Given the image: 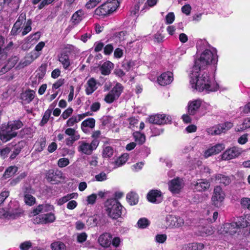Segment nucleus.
<instances>
[{
	"instance_id": "nucleus-10",
	"label": "nucleus",
	"mask_w": 250,
	"mask_h": 250,
	"mask_svg": "<svg viewBox=\"0 0 250 250\" xmlns=\"http://www.w3.org/2000/svg\"><path fill=\"white\" fill-rule=\"evenodd\" d=\"M232 127V124L230 122H226L224 124L218 125L210 127L207 129L209 134L212 135H220L221 133L225 132Z\"/></svg>"
},
{
	"instance_id": "nucleus-35",
	"label": "nucleus",
	"mask_w": 250,
	"mask_h": 250,
	"mask_svg": "<svg viewBox=\"0 0 250 250\" xmlns=\"http://www.w3.org/2000/svg\"><path fill=\"white\" fill-rule=\"evenodd\" d=\"M14 59L15 60H9L7 64L1 68V70L0 71V74L5 73L15 66V64L16 63L17 60L16 58Z\"/></svg>"
},
{
	"instance_id": "nucleus-37",
	"label": "nucleus",
	"mask_w": 250,
	"mask_h": 250,
	"mask_svg": "<svg viewBox=\"0 0 250 250\" xmlns=\"http://www.w3.org/2000/svg\"><path fill=\"white\" fill-rule=\"evenodd\" d=\"M80 138V134L75 135L74 136H69L68 137L65 138V143L66 146H72L74 143L78 140Z\"/></svg>"
},
{
	"instance_id": "nucleus-56",
	"label": "nucleus",
	"mask_w": 250,
	"mask_h": 250,
	"mask_svg": "<svg viewBox=\"0 0 250 250\" xmlns=\"http://www.w3.org/2000/svg\"><path fill=\"white\" fill-rule=\"evenodd\" d=\"M241 204L245 208L250 210V199L249 198H243L241 200Z\"/></svg>"
},
{
	"instance_id": "nucleus-23",
	"label": "nucleus",
	"mask_w": 250,
	"mask_h": 250,
	"mask_svg": "<svg viewBox=\"0 0 250 250\" xmlns=\"http://www.w3.org/2000/svg\"><path fill=\"white\" fill-rule=\"evenodd\" d=\"M97 84V81L94 78H90L85 85L86 94L87 95L92 94L98 88Z\"/></svg>"
},
{
	"instance_id": "nucleus-46",
	"label": "nucleus",
	"mask_w": 250,
	"mask_h": 250,
	"mask_svg": "<svg viewBox=\"0 0 250 250\" xmlns=\"http://www.w3.org/2000/svg\"><path fill=\"white\" fill-rule=\"evenodd\" d=\"M203 248V245L200 243H192L189 244L186 248L185 250H201Z\"/></svg>"
},
{
	"instance_id": "nucleus-48",
	"label": "nucleus",
	"mask_w": 250,
	"mask_h": 250,
	"mask_svg": "<svg viewBox=\"0 0 250 250\" xmlns=\"http://www.w3.org/2000/svg\"><path fill=\"white\" fill-rule=\"evenodd\" d=\"M3 43V38L0 36V59H5L7 56L4 50L2 49Z\"/></svg>"
},
{
	"instance_id": "nucleus-42",
	"label": "nucleus",
	"mask_w": 250,
	"mask_h": 250,
	"mask_svg": "<svg viewBox=\"0 0 250 250\" xmlns=\"http://www.w3.org/2000/svg\"><path fill=\"white\" fill-rule=\"evenodd\" d=\"M31 247L32 244L30 241H25L20 245V248L21 250H41L37 247L32 249Z\"/></svg>"
},
{
	"instance_id": "nucleus-33",
	"label": "nucleus",
	"mask_w": 250,
	"mask_h": 250,
	"mask_svg": "<svg viewBox=\"0 0 250 250\" xmlns=\"http://www.w3.org/2000/svg\"><path fill=\"white\" fill-rule=\"evenodd\" d=\"M46 145V139L45 138H41L38 139L34 145L35 150L37 152H41L43 150Z\"/></svg>"
},
{
	"instance_id": "nucleus-15",
	"label": "nucleus",
	"mask_w": 250,
	"mask_h": 250,
	"mask_svg": "<svg viewBox=\"0 0 250 250\" xmlns=\"http://www.w3.org/2000/svg\"><path fill=\"white\" fill-rule=\"evenodd\" d=\"M183 180L179 178H174L168 183V188L174 194L178 193L184 187Z\"/></svg>"
},
{
	"instance_id": "nucleus-1",
	"label": "nucleus",
	"mask_w": 250,
	"mask_h": 250,
	"mask_svg": "<svg viewBox=\"0 0 250 250\" xmlns=\"http://www.w3.org/2000/svg\"><path fill=\"white\" fill-rule=\"evenodd\" d=\"M196 47L198 52L203 51L200 58L195 61L194 65L192 68L189 75L191 86L200 92L208 93L216 91L218 89V84L215 82L213 77H210L204 70L210 63H217V51L205 40L198 41Z\"/></svg>"
},
{
	"instance_id": "nucleus-59",
	"label": "nucleus",
	"mask_w": 250,
	"mask_h": 250,
	"mask_svg": "<svg viewBox=\"0 0 250 250\" xmlns=\"http://www.w3.org/2000/svg\"><path fill=\"white\" fill-rule=\"evenodd\" d=\"M64 83V79H60L52 85V89H57L62 86Z\"/></svg>"
},
{
	"instance_id": "nucleus-60",
	"label": "nucleus",
	"mask_w": 250,
	"mask_h": 250,
	"mask_svg": "<svg viewBox=\"0 0 250 250\" xmlns=\"http://www.w3.org/2000/svg\"><path fill=\"white\" fill-rule=\"evenodd\" d=\"M87 237V235L85 232H82L77 235V241L79 243L84 242Z\"/></svg>"
},
{
	"instance_id": "nucleus-30",
	"label": "nucleus",
	"mask_w": 250,
	"mask_h": 250,
	"mask_svg": "<svg viewBox=\"0 0 250 250\" xmlns=\"http://www.w3.org/2000/svg\"><path fill=\"white\" fill-rule=\"evenodd\" d=\"M214 179L217 183H220L224 186L228 185L230 183V179L229 177L222 174H216L214 176Z\"/></svg>"
},
{
	"instance_id": "nucleus-64",
	"label": "nucleus",
	"mask_w": 250,
	"mask_h": 250,
	"mask_svg": "<svg viewBox=\"0 0 250 250\" xmlns=\"http://www.w3.org/2000/svg\"><path fill=\"white\" fill-rule=\"evenodd\" d=\"M10 149L9 147H6L1 149L0 150V155L2 158L4 159L7 156L8 154L10 152Z\"/></svg>"
},
{
	"instance_id": "nucleus-32",
	"label": "nucleus",
	"mask_w": 250,
	"mask_h": 250,
	"mask_svg": "<svg viewBox=\"0 0 250 250\" xmlns=\"http://www.w3.org/2000/svg\"><path fill=\"white\" fill-rule=\"evenodd\" d=\"M126 200L130 205H135L138 203L139 197L137 194L131 191L126 195Z\"/></svg>"
},
{
	"instance_id": "nucleus-54",
	"label": "nucleus",
	"mask_w": 250,
	"mask_h": 250,
	"mask_svg": "<svg viewBox=\"0 0 250 250\" xmlns=\"http://www.w3.org/2000/svg\"><path fill=\"white\" fill-rule=\"evenodd\" d=\"M73 111V110L71 107H68L62 112L61 117L63 119L65 120L72 114Z\"/></svg>"
},
{
	"instance_id": "nucleus-18",
	"label": "nucleus",
	"mask_w": 250,
	"mask_h": 250,
	"mask_svg": "<svg viewBox=\"0 0 250 250\" xmlns=\"http://www.w3.org/2000/svg\"><path fill=\"white\" fill-rule=\"evenodd\" d=\"M173 74L171 72H167L162 74L157 79L159 84L166 85L170 84L173 81Z\"/></svg>"
},
{
	"instance_id": "nucleus-36",
	"label": "nucleus",
	"mask_w": 250,
	"mask_h": 250,
	"mask_svg": "<svg viewBox=\"0 0 250 250\" xmlns=\"http://www.w3.org/2000/svg\"><path fill=\"white\" fill-rule=\"evenodd\" d=\"M18 170V167L16 166H11L8 167L3 174V177L7 179L13 176Z\"/></svg>"
},
{
	"instance_id": "nucleus-61",
	"label": "nucleus",
	"mask_w": 250,
	"mask_h": 250,
	"mask_svg": "<svg viewBox=\"0 0 250 250\" xmlns=\"http://www.w3.org/2000/svg\"><path fill=\"white\" fill-rule=\"evenodd\" d=\"M9 195V192L7 190L2 191L0 193V205L4 201Z\"/></svg>"
},
{
	"instance_id": "nucleus-27",
	"label": "nucleus",
	"mask_w": 250,
	"mask_h": 250,
	"mask_svg": "<svg viewBox=\"0 0 250 250\" xmlns=\"http://www.w3.org/2000/svg\"><path fill=\"white\" fill-rule=\"evenodd\" d=\"M84 12L83 10L76 11L72 16L71 21L74 25H78L83 19Z\"/></svg>"
},
{
	"instance_id": "nucleus-25",
	"label": "nucleus",
	"mask_w": 250,
	"mask_h": 250,
	"mask_svg": "<svg viewBox=\"0 0 250 250\" xmlns=\"http://www.w3.org/2000/svg\"><path fill=\"white\" fill-rule=\"evenodd\" d=\"M202 101L197 99L189 102L188 105V112L190 115H194L201 105Z\"/></svg>"
},
{
	"instance_id": "nucleus-7",
	"label": "nucleus",
	"mask_w": 250,
	"mask_h": 250,
	"mask_svg": "<svg viewBox=\"0 0 250 250\" xmlns=\"http://www.w3.org/2000/svg\"><path fill=\"white\" fill-rule=\"evenodd\" d=\"M123 90V87L120 83H117L111 90L105 95L104 101L108 104H111L117 100Z\"/></svg>"
},
{
	"instance_id": "nucleus-47",
	"label": "nucleus",
	"mask_w": 250,
	"mask_h": 250,
	"mask_svg": "<svg viewBox=\"0 0 250 250\" xmlns=\"http://www.w3.org/2000/svg\"><path fill=\"white\" fill-rule=\"evenodd\" d=\"M36 199L32 195L26 194L24 195V202L29 206H32L35 203Z\"/></svg>"
},
{
	"instance_id": "nucleus-58",
	"label": "nucleus",
	"mask_w": 250,
	"mask_h": 250,
	"mask_svg": "<svg viewBox=\"0 0 250 250\" xmlns=\"http://www.w3.org/2000/svg\"><path fill=\"white\" fill-rule=\"evenodd\" d=\"M167 236L165 234H157L155 237L156 241L159 243H163L167 240Z\"/></svg>"
},
{
	"instance_id": "nucleus-8",
	"label": "nucleus",
	"mask_w": 250,
	"mask_h": 250,
	"mask_svg": "<svg viewBox=\"0 0 250 250\" xmlns=\"http://www.w3.org/2000/svg\"><path fill=\"white\" fill-rule=\"evenodd\" d=\"M240 230L237 222L224 224L218 230L220 234L224 235H233Z\"/></svg>"
},
{
	"instance_id": "nucleus-24",
	"label": "nucleus",
	"mask_w": 250,
	"mask_h": 250,
	"mask_svg": "<svg viewBox=\"0 0 250 250\" xmlns=\"http://www.w3.org/2000/svg\"><path fill=\"white\" fill-rule=\"evenodd\" d=\"M58 61L65 69H67L71 64L69 55L66 52H62L58 55Z\"/></svg>"
},
{
	"instance_id": "nucleus-29",
	"label": "nucleus",
	"mask_w": 250,
	"mask_h": 250,
	"mask_svg": "<svg viewBox=\"0 0 250 250\" xmlns=\"http://www.w3.org/2000/svg\"><path fill=\"white\" fill-rule=\"evenodd\" d=\"M35 92L32 90H26L21 93V98L26 104L30 103L34 98Z\"/></svg>"
},
{
	"instance_id": "nucleus-5",
	"label": "nucleus",
	"mask_w": 250,
	"mask_h": 250,
	"mask_svg": "<svg viewBox=\"0 0 250 250\" xmlns=\"http://www.w3.org/2000/svg\"><path fill=\"white\" fill-rule=\"evenodd\" d=\"M21 213V210L17 203H12L8 205L7 209L0 208V218L8 219H13L19 217Z\"/></svg>"
},
{
	"instance_id": "nucleus-55",
	"label": "nucleus",
	"mask_w": 250,
	"mask_h": 250,
	"mask_svg": "<svg viewBox=\"0 0 250 250\" xmlns=\"http://www.w3.org/2000/svg\"><path fill=\"white\" fill-rule=\"evenodd\" d=\"M69 163V160L66 158H62L58 160V165L60 167L67 166Z\"/></svg>"
},
{
	"instance_id": "nucleus-13",
	"label": "nucleus",
	"mask_w": 250,
	"mask_h": 250,
	"mask_svg": "<svg viewBox=\"0 0 250 250\" xmlns=\"http://www.w3.org/2000/svg\"><path fill=\"white\" fill-rule=\"evenodd\" d=\"M150 123L157 125L167 124L171 122V117L165 114H157L150 116L148 119Z\"/></svg>"
},
{
	"instance_id": "nucleus-21",
	"label": "nucleus",
	"mask_w": 250,
	"mask_h": 250,
	"mask_svg": "<svg viewBox=\"0 0 250 250\" xmlns=\"http://www.w3.org/2000/svg\"><path fill=\"white\" fill-rule=\"evenodd\" d=\"M95 120L93 118H89L84 120L81 124V128L85 133L89 132V129L95 127Z\"/></svg>"
},
{
	"instance_id": "nucleus-12",
	"label": "nucleus",
	"mask_w": 250,
	"mask_h": 250,
	"mask_svg": "<svg viewBox=\"0 0 250 250\" xmlns=\"http://www.w3.org/2000/svg\"><path fill=\"white\" fill-rule=\"evenodd\" d=\"M225 196L222 188L220 186L215 187L211 198L212 204L216 207H219L225 198Z\"/></svg>"
},
{
	"instance_id": "nucleus-31",
	"label": "nucleus",
	"mask_w": 250,
	"mask_h": 250,
	"mask_svg": "<svg viewBox=\"0 0 250 250\" xmlns=\"http://www.w3.org/2000/svg\"><path fill=\"white\" fill-rule=\"evenodd\" d=\"M213 232L214 229L210 226L200 227L198 229V234L203 237L211 235Z\"/></svg>"
},
{
	"instance_id": "nucleus-50",
	"label": "nucleus",
	"mask_w": 250,
	"mask_h": 250,
	"mask_svg": "<svg viewBox=\"0 0 250 250\" xmlns=\"http://www.w3.org/2000/svg\"><path fill=\"white\" fill-rule=\"evenodd\" d=\"M100 1V0H89L85 4V7L87 9H92L97 6Z\"/></svg>"
},
{
	"instance_id": "nucleus-62",
	"label": "nucleus",
	"mask_w": 250,
	"mask_h": 250,
	"mask_svg": "<svg viewBox=\"0 0 250 250\" xmlns=\"http://www.w3.org/2000/svg\"><path fill=\"white\" fill-rule=\"evenodd\" d=\"M97 199L96 194H92L87 197L86 201L88 204L93 205L95 203Z\"/></svg>"
},
{
	"instance_id": "nucleus-6",
	"label": "nucleus",
	"mask_w": 250,
	"mask_h": 250,
	"mask_svg": "<svg viewBox=\"0 0 250 250\" xmlns=\"http://www.w3.org/2000/svg\"><path fill=\"white\" fill-rule=\"evenodd\" d=\"M99 144V141L98 139H93L90 143L82 140L78 143L77 149L82 154L89 155L97 148Z\"/></svg>"
},
{
	"instance_id": "nucleus-53",
	"label": "nucleus",
	"mask_w": 250,
	"mask_h": 250,
	"mask_svg": "<svg viewBox=\"0 0 250 250\" xmlns=\"http://www.w3.org/2000/svg\"><path fill=\"white\" fill-rule=\"evenodd\" d=\"M46 67L45 65L42 64L38 69V75L40 78H42L45 74Z\"/></svg>"
},
{
	"instance_id": "nucleus-4",
	"label": "nucleus",
	"mask_w": 250,
	"mask_h": 250,
	"mask_svg": "<svg viewBox=\"0 0 250 250\" xmlns=\"http://www.w3.org/2000/svg\"><path fill=\"white\" fill-rule=\"evenodd\" d=\"M119 5L118 0H108L95 10V14L100 16H105L115 11Z\"/></svg>"
},
{
	"instance_id": "nucleus-49",
	"label": "nucleus",
	"mask_w": 250,
	"mask_h": 250,
	"mask_svg": "<svg viewBox=\"0 0 250 250\" xmlns=\"http://www.w3.org/2000/svg\"><path fill=\"white\" fill-rule=\"evenodd\" d=\"M249 127H250V118H248L244 120L242 124V127H238L237 131H241Z\"/></svg>"
},
{
	"instance_id": "nucleus-28",
	"label": "nucleus",
	"mask_w": 250,
	"mask_h": 250,
	"mask_svg": "<svg viewBox=\"0 0 250 250\" xmlns=\"http://www.w3.org/2000/svg\"><path fill=\"white\" fill-rule=\"evenodd\" d=\"M236 222L240 229L248 227L250 225V214H246L244 216L238 217Z\"/></svg>"
},
{
	"instance_id": "nucleus-3",
	"label": "nucleus",
	"mask_w": 250,
	"mask_h": 250,
	"mask_svg": "<svg viewBox=\"0 0 250 250\" xmlns=\"http://www.w3.org/2000/svg\"><path fill=\"white\" fill-rule=\"evenodd\" d=\"M105 208L108 216L113 219H117L121 216L124 207L116 199H110L105 203Z\"/></svg>"
},
{
	"instance_id": "nucleus-52",
	"label": "nucleus",
	"mask_w": 250,
	"mask_h": 250,
	"mask_svg": "<svg viewBox=\"0 0 250 250\" xmlns=\"http://www.w3.org/2000/svg\"><path fill=\"white\" fill-rule=\"evenodd\" d=\"M175 20V15L173 12L168 13L166 17V23L170 24L173 23Z\"/></svg>"
},
{
	"instance_id": "nucleus-26",
	"label": "nucleus",
	"mask_w": 250,
	"mask_h": 250,
	"mask_svg": "<svg viewBox=\"0 0 250 250\" xmlns=\"http://www.w3.org/2000/svg\"><path fill=\"white\" fill-rule=\"evenodd\" d=\"M114 64L110 61L104 62L100 67V70L104 75H109L111 70L114 68Z\"/></svg>"
},
{
	"instance_id": "nucleus-9",
	"label": "nucleus",
	"mask_w": 250,
	"mask_h": 250,
	"mask_svg": "<svg viewBox=\"0 0 250 250\" xmlns=\"http://www.w3.org/2000/svg\"><path fill=\"white\" fill-rule=\"evenodd\" d=\"M17 133L14 131L8 124H3L0 129V139L3 142H6L16 136Z\"/></svg>"
},
{
	"instance_id": "nucleus-19",
	"label": "nucleus",
	"mask_w": 250,
	"mask_h": 250,
	"mask_svg": "<svg viewBox=\"0 0 250 250\" xmlns=\"http://www.w3.org/2000/svg\"><path fill=\"white\" fill-rule=\"evenodd\" d=\"M225 148V145L223 144H217L206 150L204 152V156L208 158L212 155L219 153Z\"/></svg>"
},
{
	"instance_id": "nucleus-2",
	"label": "nucleus",
	"mask_w": 250,
	"mask_h": 250,
	"mask_svg": "<svg viewBox=\"0 0 250 250\" xmlns=\"http://www.w3.org/2000/svg\"><path fill=\"white\" fill-rule=\"evenodd\" d=\"M32 21L30 19L26 20V14L24 12L21 13L14 23L10 34L12 36H16L21 32L22 36L26 35L32 30Z\"/></svg>"
},
{
	"instance_id": "nucleus-45",
	"label": "nucleus",
	"mask_w": 250,
	"mask_h": 250,
	"mask_svg": "<svg viewBox=\"0 0 250 250\" xmlns=\"http://www.w3.org/2000/svg\"><path fill=\"white\" fill-rule=\"evenodd\" d=\"M8 124L14 131L21 128L23 126V124L19 120L9 122Z\"/></svg>"
},
{
	"instance_id": "nucleus-38",
	"label": "nucleus",
	"mask_w": 250,
	"mask_h": 250,
	"mask_svg": "<svg viewBox=\"0 0 250 250\" xmlns=\"http://www.w3.org/2000/svg\"><path fill=\"white\" fill-rule=\"evenodd\" d=\"M128 159V155L124 154L120 157L117 160L115 161L114 167L116 168L122 166L125 163Z\"/></svg>"
},
{
	"instance_id": "nucleus-17",
	"label": "nucleus",
	"mask_w": 250,
	"mask_h": 250,
	"mask_svg": "<svg viewBox=\"0 0 250 250\" xmlns=\"http://www.w3.org/2000/svg\"><path fill=\"white\" fill-rule=\"evenodd\" d=\"M147 198L150 202L155 204L161 203L163 199L162 192L158 189L151 190L147 193Z\"/></svg>"
},
{
	"instance_id": "nucleus-63",
	"label": "nucleus",
	"mask_w": 250,
	"mask_h": 250,
	"mask_svg": "<svg viewBox=\"0 0 250 250\" xmlns=\"http://www.w3.org/2000/svg\"><path fill=\"white\" fill-rule=\"evenodd\" d=\"M144 165V163L143 162H140L132 166L131 168L134 171H138L142 168Z\"/></svg>"
},
{
	"instance_id": "nucleus-34",
	"label": "nucleus",
	"mask_w": 250,
	"mask_h": 250,
	"mask_svg": "<svg viewBox=\"0 0 250 250\" xmlns=\"http://www.w3.org/2000/svg\"><path fill=\"white\" fill-rule=\"evenodd\" d=\"M100 221V217L97 215L90 216L86 220V225L91 227H95Z\"/></svg>"
},
{
	"instance_id": "nucleus-16",
	"label": "nucleus",
	"mask_w": 250,
	"mask_h": 250,
	"mask_svg": "<svg viewBox=\"0 0 250 250\" xmlns=\"http://www.w3.org/2000/svg\"><path fill=\"white\" fill-rule=\"evenodd\" d=\"M55 219V215L53 213H49L36 216L33 219V222L35 224H45L52 223Z\"/></svg>"
},
{
	"instance_id": "nucleus-20",
	"label": "nucleus",
	"mask_w": 250,
	"mask_h": 250,
	"mask_svg": "<svg viewBox=\"0 0 250 250\" xmlns=\"http://www.w3.org/2000/svg\"><path fill=\"white\" fill-rule=\"evenodd\" d=\"M210 187L209 182L205 179H199L193 185L194 189L202 192L207 190Z\"/></svg>"
},
{
	"instance_id": "nucleus-57",
	"label": "nucleus",
	"mask_w": 250,
	"mask_h": 250,
	"mask_svg": "<svg viewBox=\"0 0 250 250\" xmlns=\"http://www.w3.org/2000/svg\"><path fill=\"white\" fill-rule=\"evenodd\" d=\"M46 178L49 182H55L56 177H55L54 170H49L46 174Z\"/></svg>"
},
{
	"instance_id": "nucleus-11",
	"label": "nucleus",
	"mask_w": 250,
	"mask_h": 250,
	"mask_svg": "<svg viewBox=\"0 0 250 250\" xmlns=\"http://www.w3.org/2000/svg\"><path fill=\"white\" fill-rule=\"evenodd\" d=\"M243 150L242 148L237 146H233L229 148H228L222 154V159L223 160H229L236 158L240 156Z\"/></svg>"
},
{
	"instance_id": "nucleus-51",
	"label": "nucleus",
	"mask_w": 250,
	"mask_h": 250,
	"mask_svg": "<svg viewBox=\"0 0 250 250\" xmlns=\"http://www.w3.org/2000/svg\"><path fill=\"white\" fill-rule=\"evenodd\" d=\"M95 180L96 181L102 182L107 179V175L105 173L102 172L100 173L95 175Z\"/></svg>"
},
{
	"instance_id": "nucleus-40",
	"label": "nucleus",
	"mask_w": 250,
	"mask_h": 250,
	"mask_svg": "<svg viewBox=\"0 0 250 250\" xmlns=\"http://www.w3.org/2000/svg\"><path fill=\"white\" fill-rule=\"evenodd\" d=\"M114 153L113 149L110 146H105L103 148L102 155L104 158L111 157Z\"/></svg>"
},
{
	"instance_id": "nucleus-14",
	"label": "nucleus",
	"mask_w": 250,
	"mask_h": 250,
	"mask_svg": "<svg viewBox=\"0 0 250 250\" xmlns=\"http://www.w3.org/2000/svg\"><path fill=\"white\" fill-rule=\"evenodd\" d=\"M166 222L167 227L170 228H179L184 223L182 218L172 215H167L166 217Z\"/></svg>"
},
{
	"instance_id": "nucleus-43",
	"label": "nucleus",
	"mask_w": 250,
	"mask_h": 250,
	"mask_svg": "<svg viewBox=\"0 0 250 250\" xmlns=\"http://www.w3.org/2000/svg\"><path fill=\"white\" fill-rule=\"evenodd\" d=\"M150 224L149 221L146 218H140L137 222V226L139 229H145Z\"/></svg>"
},
{
	"instance_id": "nucleus-39",
	"label": "nucleus",
	"mask_w": 250,
	"mask_h": 250,
	"mask_svg": "<svg viewBox=\"0 0 250 250\" xmlns=\"http://www.w3.org/2000/svg\"><path fill=\"white\" fill-rule=\"evenodd\" d=\"M133 136L135 141L138 144L142 145L146 140V137L144 134L141 133L139 132H135L133 133Z\"/></svg>"
},
{
	"instance_id": "nucleus-22",
	"label": "nucleus",
	"mask_w": 250,
	"mask_h": 250,
	"mask_svg": "<svg viewBox=\"0 0 250 250\" xmlns=\"http://www.w3.org/2000/svg\"><path fill=\"white\" fill-rule=\"evenodd\" d=\"M112 235L109 233H104L98 238V242L103 247H108L111 244Z\"/></svg>"
},
{
	"instance_id": "nucleus-44",
	"label": "nucleus",
	"mask_w": 250,
	"mask_h": 250,
	"mask_svg": "<svg viewBox=\"0 0 250 250\" xmlns=\"http://www.w3.org/2000/svg\"><path fill=\"white\" fill-rule=\"evenodd\" d=\"M52 250H65V246L61 242L57 241L52 243L51 245Z\"/></svg>"
},
{
	"instance_id": "nucleus-41",
	"label": "nucleus",
	"mask_w": 250,
	"mask_h": 250,
	"mask_svg": "<svg viewBox=\"0 0 250 250\" xmlns=\"http://www.w3.org/2000/svg\"><path fill=\"white\" fill-rule=\"evenodd\" d=\"M52 113V110L48 109L44 112L42 118L40 123V125L41 126L44 125L48 121L49 119L51 116Z\"/></svg>"
}]
</instances>
